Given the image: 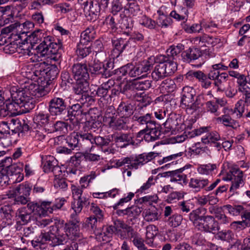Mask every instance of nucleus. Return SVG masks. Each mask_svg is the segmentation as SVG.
Returning <instances> with one entry per match:
<instances>
[{
    "label": "nucleus",
    "instance_id": "obj_12",
    "mask_svg": "<svg viewBox=\"0 0 250 250\" xmlns=\"http://www.w3.org/2000/svg\"><path fill=\"white\" fill-rule=\"evenodd\" d=\"M210 127H201L197 129H195L191 132H189L186 135L187 137L193 138L196 136L200 135L204 133L206 134L201 138V141L204 144L210 143L215 144L216 142L221 139L219 134L216 131H210Z\"/></svg>",
    "mask_w": 250,
    "mask_h": 250
},
{
    "label": "nucleus",
    "instance_id": "obj_36",
    "mask_svg": "<svg viewBox=\"0 0 250 250\" xmlns=\"http://www.w3.org/2000/svg\"><path fill=\"white\" fill-rule=\"evenodd\" d=\"M96 31L93 26L88 27L81 34L80 42L82 43H86L90 42L95 38Z\"/></svg>",
    "mask_w": 250,
    "mask_h": 250
},
{
    "label": "nucleus",
    "instance_id": "obj_14",
    "mask_svg": "<svg viewBox=\"0 0 250 250\" xmlns=\"http://www.w3.org/2000/svg\"><path fill=\"white\" fill-rule=\"evenodd\" d=\"M219 179H216L213 183L208 186L209 181L208 179L201 178H192L190 180L189 186L194 189L196 191H199L204 188L206 191L213 190L220 182Z\"/></svg>",
    "mask_w": 250,
    "mask_h": 250
},
{
    "label": "nucleus",
    "instance_id": "obj_46",
    "mask_svg": "<svg viewBox=\"0 0 250 250\" xmlns=\"http://www.w3.org/2000/svg\"><path fill=\"white\" fill-rule=\"evenodd\" d=\"M40 213L39 215H45L48 213H51L54 210L53 208L52 202L51 201H42L39 203Z\"/></svg>",
    "mask_w": 250,
    "mask_h": 250
},
{
    "label": "nucleus",
    "instance_id": "obj_24",
    "mask_svg": "<svg viewBox=\"0 0 250 250\" xmlns=\"http://www.w3.org/2000/svg\"><path fill=\"white\" fill-rule=\"evenodd\" d=\"M83 9L86 17H89V20L95 21L98 18L99 13L102 9L97 2L94 3L93 0H92L87 6L83 7Z\"/></svg>",
    "mask_w": 250,
    "mask_h": 250
},
{
    "label": "nucleus",
    "instance_id": "obj_37",
    "mask_svg": "<svg viewBox=\"0 0 250 250\" xmlns=\"http://www.w3.org/2000/svg\"><path fill=\"white\" fill-rule=\"evenodd\" d=\"M16 217L18 222L24 225L30 221L32 215L27 211V209L21 208L17 211Z\"/></svg>",
    "mask_w": 250,
    "mask_h": 250
},
{
    "label": "nucleus",
    "instance_id": "obj_41",
    "mask_svg": "<svg viewBox=\"0 0 250 250\" xmlns=\"http://www.w3.org/2000/svg\"><path fill=\"white\" fill-rule=\"evenodd\" d=\"M154 62V58L150 57L147 60H145L137 63L141 75L144 73L147 72L150 70V69L153 67Z\"/></svg>",
    "mask_w": 250,
    "mask_h": 250
},
{
    "label": "nucleus",
    "instance_id": "obj_20",
    "mask_svg": "<svg viewBox=\"0 0 250 250\" xmlns=\"http://www.w3.org/2000/svg\"><path fill=\"white\" fill-rule=\"evenodd\" d=\"M243 172L238 168H232L228 173L227 179L229 180H232V185L230 188V191H232L238 188L240 185L243 181Z\"/></svg>",
    "mask_w": 250,
    "mask_h": 250
},
{
    "label": "nucleus",
    "instance_id": "obj_16",
    "mask_svg": "<svg viewBox=\"0 0 250 250\" xmlns=\"http://www.w3.org/2000/svg\"><path fill=\"white\" fill-rule=\"evenodd\" d=\"M111 137L116 145L121 148L134 144L133 136L130 133L117 132L111 135Z\"/></svg>",
    "mask_w": 250,
    "mask_h": 250
},
{
    "label": "nucleus",
    "instance_id": "obj_32",
    "mask_svg": "<svg viewBox=\"0 0 250 250\" xmlns=\"http://www.w3.org/2000/svg\"><path fill=\"white\" fill-rule=\"evenodd\" d=\"M241 218L243 220L241 221H235L231 224L233 227L236 226L237 228L242 229L246 227H250V210L244 209L243 213L241 214Z\"/></svg>",
    "mask_w": 250,
    "mask_h": 250
},
{
    "label": "nucleus",
    "instance_id": "obj_13",
    "mask_svg": "<svg viewBox=\"0 0 250 250\" xmlns=\"http://www.w3.org/2000/svg\"><path fill=\"white\" fill-rule=\"evenodd\" d=\"M182 60L188 63H193L195 61L196 63L192 64L196 67H200L204 64V62L202 59L201 52L197 48H189L184 51L181 54Z\"/></svg>",
    "mask_w": 250,
    "mask_h": 250
},
{
    "label": "nucleus",
    "instance_id": "obj_28",
    "mask_svg": "<svg viewBox=\"0 0 250 250\" xmlns=\"http://www.w3.org/2000/svg\"><path fill=\"white\" fill-rule=\"evenodd\" d=\"M120 19L118 21L119 27L124 30L125 33L128 35L132 30L134 25V21L131 17L123 15L120 16Z\"/></svg>",
    "mask_w": 250,
    "mask_h": 250
},
{
    "label": "nucleus",
    "instance_id": "obj_4",
    "mask_svg": "<svg viewBox=\"0 0 250 250\" xmlns=\"http://www.w3.org/2000/svg\"><path fill=\"white\" fill-rule=\"evenodd\" d=\"M196 96L195 90L188 86L183 88L181 103L182 106L186 108V112L189 114H192L200 109L203 105L204 96L202 94Z\"/></svg>",
    "mask_w": 250,
    "mask_h": 250
},
{
    "label": "nucleus",
    "instance_id": "obj_55",
    "mask_svg": "<svg viewBox=\"0 0 250 250\" xmlns=\"http://www.w3.org/2000/svg\"><path fill=\"white\" fill-rule=\"evenodd\" d=\"M84 160L85 161V153L78 152L71 157L70 163L73 165L75 167H78L81 162Z\"/></svg>",
    "mask_w": 250,
    "mask_h": 250
},
{
    "label": "nucleus",
    "instance_id": "obj_27",
    "mask_svg": "<svg viewBox=\"0 0 250 250\" xmlns=\"http://www.w3.org/2000/svg\"><path fill=\"white\" fill-rule=\"evenodd\" d=\"M115 111L117 116L126 119H129V117L133 113L132 105L125 102H121Z\"/></svg>",
    "mask_w": 250,
    "mask_h": 250
},
{
    "label": "nucleus",
    "instance_id": "obj_62",
    "mask_svg": "<svg viewBox=\"0 0 250 250\" xmlns=\"http://www.w3.org/2000/svg\"><path fill=\"white\" fill-rule=\"evenodd\" d=\"M54 129L53 131H60L62 133H66L67 131L68 124L67 123L62 122L58 121L53 125Z\"/></svg>",
    "mask_w": 250,
    "mask_h": 250
},
{
    "label": "nucleus",
    "instance_id": "obj_1",
    "mask_svg": "<svg viewBox=\"0 0 250 250\" xmlns=\"http://www.w3.org/2000/svg\"><path fill=\"white\" fill-rule=\"evenodd\" d=\"M40 42V44L36 46L35 50L38 56L46 57L55 62H58L61 58L63 51L62 45L61 42H55L54 38L50 36H44L41 30H36L29 34L28 43L31 48Z\"/></svg>",
    "mask_w": 250,
    "mask_h": 250
},
{
    "label": "nucleus",
    "instance_id": "obj_51",
    "mask_svg": "<svg viewBox=\"0 0 250 250\" xmlns=\"http://www.w3.org/2000/svg\"><path fill=\"white\" fill-rule=\"evenodd\" d=\"M139 22L141 25L149 29H155L157 28L156 22L146 15L142 16Z\"/></svg>",
    "mask_w": 250,
    "mask_h": 250
},
{
    "label": "nucleus",
    "instance_id": "obj_34",
    "mask_svg": "<svg viewBox=\"0 0 250 250\" xmlns=\"http://www.w3.org/2000/svg\"><path fill=\"white\" fill-rule=\"evenodd\" d=\"M33 121L37 125L45 126L49 123L50 115L44 111L40 112L35 115Z\"/></svg>",
    "mask_w": 250,
    "mask_h": 250
},
{
    "label": "nucleus",
    "instance_id": "obj_52",
    "mask_svg": "<svg viewBox=\"0 0 250 250\" xmlns=\"http://www.w3.org/2000/svg\"><path fill=\"white\" fill-rule=\"evenodd\" d=\"M8 99H10V98L7 93L0 91V116H4V114L6 111H9L6 107Z\"/></svg>",
    "mask_w": 250,
    "mask_h": 250
},
{
    "label": "nucleus",
    "instance_id": "obj_47",
    "mask_svg": "<svg viewBox=\"0 0 250 250\" xmlns=\"http://www.w3.org/2000/svg\"><path fill=\"white\" fill-rule=\"evenodd\" d=\"M158 12L160 14L156 21L157 27L167 28L172 24V20L170 16H167L163 13L161 14L160 11H158Z\"/></svg>",
    "mask_w": 250,
    "mask_h": 250
},
{
    "label": "nucleus",
    "instance_id": "obj_31",
    "mask_svg": "<svg viewBox=\"0 0 250 250\" xmlns=\"http://www.w3.org/2000/svg\"><path fill=\"white\" fill-rule=\"evenodd\" d=\"M34 26V23L29 21H26L22 24H20L18 21H16L14 23L11 24L9 26L2 29V33H9L17 28H21V29L22 28H21V26H22L24 30L27 31L28 29L33 28Z\"/></svg>",
    "mask_w": 250,
    "mask_h": 250
},
{
    "label": "nucleus",
    "instance_id": "obj_8",
    "mask_svg": "<svg viewBox=\"0 0 250 250\" xmlns=\"http://www.w3.org/2000/svg\"><path fill=\"white\" fill-rule=\"evenodd\" d=\"M157 156V153L150 152L135 155L130 157H126L123 159L120 163V166L126 164H128L127 166L128 168L138 169L152 160Z\"/></svg>",
    "mask_w": 250,
    "mask_h": 250
},
{
    "label": "nucleus",
    "instance_id": "obj_56",
    "mask_svg": "<svg viewBox=\"0 0 250 250\" xmlns=\"http://www.w3.org/2000/svg\"><path fill=\"white\" fill-rule=\"evenodd\" d=\"M183 220V217L180 214H174L169 217L167 222L168 225L172 227H177L179 226Z\"/></svg>",
    "mask_w": 250,
    "mask_h": 250
},
{
    "label": "nucleus",
    "instance_id": "obj_19",
    "mask_svg": "<svg viewBox=\"0 0 250 250\" xmlns=\"http://www.w3.org/2000/svg\"><path fill=\"white\" fill-rule=\"evenodd\" d=\"M80 146L84 149L91 151L94 147V141L95 136L90 129L87 131L80 132Z\"/></svg>",
    "mask_w": 250,
    "mask_h": 250
},
{
    "label": "nucleus",
    "instance_id": "obj_48",
    "mask_svg": "<svg viewBox=\"0 0 250 250\" xmlns=\"http://www.w3.org/2000/svg\"><path fill=\"white\" fill-rule=\"evenodd\" d=\"M216 165L214 164L200 165L197 167L198 172L202 175H209L216 169Z\"/></svg>",
    "mask_w": 250,
    "mask_h": 250
},
{
    "label": "nucleus",
    "instance_id": "obj_43",
    "mask_svg": "<svg viewBox=\"0 0 250 250\" xmlns=\"http://www.w3.org/2000/svg\"><path fill=\"white\" fill-rule=\"evenodd\" d=\"M58 161L52 156L49 155L46 156L45 159L43 161V171L45 173L51 172L52 169L57 166Z\"/></svg>",
    "mask_w": 250,
    "mask_h": 250
},
{
    "label": "nucleus",
    "instance_id": "obj_22",
    "mask_svg": "<svg viewBox=\"0 0 250 250\" xmlns=\"http://www.w3.org/2000/svg\"><path fill=\"white\" fill-rule=\"evenodd\" d=\"M142 212V209L140 207L134 206L127 208L125 209H118L116 213L119 216L126 215L127 221L132 222L135 220Z\"/></svg>",
    "mask_w": 250,
    "mask_h": 250
},
{
    "label": "nucleus",
    "instance_id": "obj_58",
    "mask_svg": "<svg viewBox=\"0 0 250 250\" xmlns=\"http://www.w3.org/2000/svg\"><path fill=\"white\" fill-rule=\"evenodd\" d=\"M99 223L98 218L94 216H91L87 218L85 224L88 229L95 231L97 229L98 225Z\"/></svg>",
    "mask_w": 250,
    "mask_h": 250
},
{
    "label": "nucleus",
    "instance_id": "obj_5",
    "mask_svg": "<svg viewBox=\"0 0 250 250\" xmlns=\"http://www.w3.org/2000/svg\"><path fill=\"white\" fill-rule=\"evenodd\" d=\"M8 93H10L11 99L7 101L6 107L12 113L19 111V108L25 107L30 101L29 96L26 94L23 87L13 86Z\"/></svg>",
    "mask_w": 250,
    "mask_h": 250
},
{
    "label": "nucleus",
    "instance_id": "obj_9",
    "mask_svg": "<svg viewBox=\"0 0 250 250\" xmlns=\"http://www.w3.org/2000/svg\"><path fill=\"white\" fill-rule=\"evenodd\" d=\"M59 73V69L55 64H46L44 62L41 63L34 72L35 77H38L41 81H46V83L56 78Z\"/></svg>",
    "mask_w": 250,
    "mask_h": 250
},
{
    "label": "nucleus",
    "instance_id": "obj_11",
    "mask_svg": "<svg viewBox=\"0 0 250 250\" xmlns=\"http://www.w3.org/2000/svg\"><path fill=\"white\" fill-rule=\"evenodd\" d=\"M152 83L151 80L140 79L126 83L121 91L129 98H131L135 96L136 90H147L151 87Z\"/></svg>",
    "mask_w": 250,
    "mask_h": 250
},
{
    "label": "nucleus",
    "instance_id": "obj_10",
    "mask_svg": "<svg viewBox=\"0 0 250 250\" xmlns=\"http://www.w3.org/2000/svg\"><path fill=\"white\" fill-rule=\"evenodd\" d=\"M69 107L70 106L67 105L65 99L62 97H54L48 102V111L53 116H60L66 113L69 114Z\"/></svg>",
    "mask_w": 250,
    "mask_h": 250
},
{
    "label": "nucleus",
    "instance_id": "obj_2",
    "mask_svg": "<svg viewBox=\"0 0 250 250\" xmlns=\"http://www.w3.org/2000/svg\"><path fill=\"white\" fill-rule=\"evenodd\" d=\"M64 229L62 224L55 223L50 227L48 232H42L38 238L31 241L32 246L37 250H42L45 249L46 244L52 247L64 245L67 242V236L61 235Z\"/></svg>",
    "mask_w": 250,
    "mask_h": 250
},
{
    "label": "nucleus",
    "instance_id": "obj_39",
    "mask_svg": "<svg viewBox=\"0 0 250 250\" xmlns=\"http://www.w3.org/2000/svg\"><path fill=\"white\" fill-rule=\"evenodd\" d=\"M143 213L145 220L148 222L158 220L160 217V214L155 208L146 209Z\"/></svg>",
    "mask_w": 250,
    "mask_h": 250
},
{
    "label": "nucleus",
    "instance_id": "obj_33",
    "mask_svg": "<svg viewBox=\"0 0 250 250\" xmlns=\"http://www.w3.org/2000/svg\"><path fill=\"white\" fill-rule=\"evenodd\" d=\"M163 125L167 129L168 131L178 130L180 128L178 118L175 114H171L169 117L163 124Z\"/></svg>",
    "mask_w": 250,
    "mask_h": 250
},
{
    "label": "nucleus",
    "instance_id": "obj_50",
    "mask_svg": "<svg viewBox=\"0 0 250 250\" xmlns=\"http://www.w3.org/2000/svg\"><path fill=\"white\" fill-rule=\"evenodd\" d=\"M161 135L159 128L146 132L144 135V140L147 142H154L159 139Z\"/></svg>",
    "mask_w": 250,
    "mask_h": 250
},
{
    "label": "nucleus",
    "instance_id": "obj_23",
    "mask_svg": "<svg viewBox=\"0 0 250 250\" xmlns=\"http://www.w3.org/2000/svg\"><path fill=\"white\" fill-rule=\"evenodd\" d=\"M160 62L167 76L171 75L177 70V64L174 60L169 59L166 55H161L159 58Z\"/></svg>",
    "mask_w": 250,
    "mask_h": 250
},
{
    "label": "nucleus",
    "instance_id": "obj_53",
    "mask_svg": "<svg viewBox=\"0 0 250 250\" xmlns=\"http://www.w3.org/2000/svg\"><path fill=\"white\" fill-rule=\"evenodd\" d=\"M205 109L207 112L213 114L215 116H218L219 114L218 104H217L214 100L207 101L205 103Z\"/></svg>",
    "mask_w": 250,
    "mask_h": 250
},
{
    "label": "nucleus",
    "instance_id": "obj_61",
    "mask_svg": "<svg viewBox=\"0 0 250 250\" xmlns=\"http://www.w3.org/2000/svg\"><path fill=\"white\" fill-rule=\"evenodd\" d=\"M156 182L157 178L151 176L149 177L147 181L140 187L138 191L143 192L148 189L151 186L154 185Z\"/></svg>",
    "mask_w": 250,
    "mask_h": 250
},
{
    "label": "nucleus",
    "instance_id": "obj_63",
    "mask_svg": "<svg viewBox=\"0 0 250 250\" xmlns=\"http://www.w3.org/2000/svg\"><path fill=\"white\" fill-rule=\"evenodd\" d=\"M158 200V197L156 194L148 195L140 199L141 203L151 205L153 203H156Z\"/></svg>",
    "mask_w": 250,
    "mask_h": 250
},
{
    "label": "nucleus",
    "instance_id": "obj_18",
    "mask_svg": "<svg viewBox=\"0 0 250 250\" xmlns=\"http://www.w3.org/2000/svg\"><path fill=\"white\" fill-rule=\"evenodd\" d=\"M73 78L75 80H88L89 78L87 66L85 63H76L71 68Z\"/></svg>",
    "mask_w": 250,
    "mask_h": 250
},
{
    "label": "nucleus",
    "instance_id": "obj_64",
    "mask_svg": "<svg viewBox=\"0 0 250 250\" xmlns=\"http://www.w3.org/2000/svg\"><path fill=\"white\" fill-rule=\"evenodd\" d=\"M110 142V140L107 138H104L100 136H95L94 141V145L103 147L107 146Z\"/></svg>",
    "mask_w": 250,
    "mask_h": 250
},
{
    "label": "nucleus",
    "instance_id": "obj_54",
    "mask_svg": "<svg viewBox=\"0 0 250 250\" xmlns=\"http://www.w3.org/2000/svg\"><path fill=\"white\" fill-rule=\"evenodd\" d=\"M205 152V148L201 146V143L199 142L193 144L190 147L188 148L187 152L188 155L191 156L193 155H198L203 153Z\"/></svg>",
    "mask_w": 250,
    "mask_h": 250
},
{
    "label": "nucleus",
    "instance_id": "obj_29",
    "mask_svg": "<svg viewBox=\"0 0 250 250\" xmlns=\"http://www.w3.org/2000/svg\"><path fill=\"white\" fill-rule=\"evenodd\" d=\"M185 167H182L175 170L168 171L167 174L171 176L170 181L171 182H178L181 184H186L187 183V175L182 173Z\"/></svg>",
    "mask_w": 250,
    "mask_h": 250
},
{
    "label": "nucleus",
    "instance_id": "obj_44",
    "mask_svg": "<svg viewBox=\"0 0 250 250\" xmlns=\"http://www.w3.org/2000/svg\"><path fill=\"white\" fill-rule=\"evenodd\" d=\"M184 49V45L179 43L177 45H172L167 50V57L169 59L175 60V57Z\"/></svg>",
    "mask_w": 250,
    "mask_h": 250
},
{
    "label": "nucleus",
    "instance_id": "obj_17",
    "mask_svg": "<svg viewBox=\"0 0 250 250\" xmlns=\"http://www.w3.org/2000/svg\"><path fill=\"white\" fill-rule=\"evenodd\" d=\"M12 9L10 6L0 7V16L4 21L5 24L13 22L14 18H20L21 17L20 13L21 11H18L15 10L14 3L12 5Z\"/></svg>",
    "mask_w": 250,
    "mask_h": 250
},
{
    "label": "nucleus",
    "instance_id": "obj_49",
    "mask_svg": "<svg viewBox=\"0 0 250 250\" xmlns=\"http://www.w3.org/2000/svg\"><path fill=\"white\" fill-rule=\"evenodd\" d=\"M60 223L62 224V223ZM62 224L64 229L63 231L61 232V235L66 234L68 236V233H69L70 235L71 234L73 235H76L77 234V231L79 229V224L74 225V224H72V223L70 222H69L68 224H66L65 226L63 223H62ZM68 239V238L67 237V240Z\"/></svg>",
    "mask_w": 250,
    "mask_h": 250
},
{
    "label": "nucleus",
    "instance_id": "obj_38",
    "mask_svg": "<svg viewBox=\"0 0 250 250\" xmlns=\"http://www.w3.org/2000/svg\"><path fill=\"white\" fill-rule=\"evenodd\" d=\"M159 88L162 93H171L176 89V85L173 80L166 79L162 82Z\"/></svg>",
    "mask_w": 250,
    "mask_h": 250
},
{
    "label": "nucleus",
    "instance_id": "obj_60",
    "mask_svg": "<svg viewBox=\"0 0 250 250\" xmlns=\"http://www.w3.org/2000/svg\"><path fill=\"white\" fill-rule=\"evenodd\" d=\"M104 69L103 68V63L97 61L94 63L91 66L90 70L92 74L95 75H101L102 77H104Z\"/></svg>",
    "mask_w": 250,
    "mask_h": 250
},
{
    "label": "nucleus",
    "instance_id": "obj_35",
    "mask_svg": "<svg viewBox=\"0 0 250 250\" xmlns=\"http://www.w3.org/2000/svg\"><path fill=\"white\" fill-rule=\"evenodd\" d=\"M151 76L152 80L155 82L161 81L167 77L166 71L164 70L160 62L155 66Z\"/></svg>",
    "mask_w": 250,
    "mask_h": 250
},
{
    "label": "nucleus",
    "instance_id": "obj_42",
    "mask_svg": "<svg viewBox=\"0 0 250 250\" xmlns=\"http://www.w3.org/2000/svg\"><path fill=\"white\" fill-rule=\"evenodd\" d=\"M80 136V132H74L67 137L66 143L72 149L77 147H81Z\"/></svg>",
    "mask_w": 250,
    "mask_h": 250
},
{
    "label": "nucleus",
    "instance_id": "obj_6",
    "mask_svg": "<svg viewBox=\"0 0 250 250\" xmlns=\"http://www.w3.org/2000/svg\"><path fill=\"white\" fill-rule=\"evenodd\" d=\"M116 115L113 106H109L103 118L104 123L110 127L117 130H126L129 128V119L122 117Z\"/></svg>",
    "mask_w": 250,
    "mask_h": 250
},
{
    "label": "nucleus",
    "instance_id": "obj_7",
    "mask_svg": "<svg viewBox=\"0 0 250 250\" xmlns=\"http://www.w3.org/2000/svg\"><path fill=\"white\" fill-rule=\"evenodd\" d=\"M11 161V158L2 160L0 163V167H3V172L6 173L12 183L20 182L23 179L22 173L23 164L19 163L9 165Z\"/></svg>",
    "mask_w": 250,
    "mask_h": 250
},
{
    "label": "nucleus",
    "instance_id": "obj_25",
    "mask_svg": "<svg viewBox=\"0 0 250 250\" xmlns=\"http://www.w3.org/2000/svg\"><path fill=\"white\" fill-rule=\"evenodd\" d=\"M12 207L3 206L0 208V214L1 217V227L4 228L12 224Z\"/></svg>",
    "mask_w": 250,
    "mask_h": 250
},
{
    "label": "nucleus",
    "instance_id": "obj_15",
    "mask_svg": "<svg viewBox=\"0 0 250 250\" xmlns=\"http://www.w3.org/2000/svg\"><path fill=\"white\" fill-rule=\"evenodd\" d=\"M75 81L76 83L73 87V90L76 94L81 95L79 99L81 104H84L86 102L92 100V97L86 93L89 86L88 80Z\"/></svg>",
    "mask_w": 250,
    "mask_h": 250
},
{
    "label": "nucleus",
    "instance_id": "obj_21",
    "mask_svg": "<svg viewBox=\"0 0 250 250\" xmlns=\"http://www.w3.org/2000/svg\"><path fill=\"white\" fill-rule=\"evenodd\" d=\"M244 97L245 104H243L242 100L239 101L235 104V107L233 110V113L236 114L237 118H241L243 113H245L246 106L248 107L249 104H250V88L241 91Z\"/></svg>",
    "mask_w": 250,
    "mask_h": 250
},
{
    "label": "nucleus",
    "instance_id": "obj_45",
    "mask_svg": "<svg viewBox=\"0 0 250 250\" xmlns=\"http://www.w3.org/2000/svg\"><path fill=\"white\" fill-rule=\"evenodd\" d=\"M217 121L226 126L231 127L233 128H236L239 126L238 122L233 120L228 115H224L217 118Z\"/></svg>",
    "mask_w": 250,
    "mask_h": 250
},
{
    "label": "nucleus",
    "instance_id": "obj_26",
    "mask_svg": "<svg viewBox=\"0 0 250 250\" xmlns=\"http://www.w3.org/2000/svg\"><path fill=\"white\" fill-rule=\"evenodd\" d=\"M114 47L113 54L114 57H118L129 44V41L123 38L112 40Z\"/></svg>",
    "mask_w": 250,
    "mask_h": 250
},
{
    "label": "nucleus",
    "instance_id": "obj_30",
    "mask_svg": "<svg viewBox=\"0 0 250 250\" xmlns=\"http://www.w3.org/2000/svg\"><path fill=\"white\" fill-rule=\"evenodd\" d=\"M114 80L109 79L101 84L96 90L95 95L101 98H105L108 95L109 90L114 85Z\"/></svg>",
    "mask_w": 250,
    "mask_h": 250
},
{
    "label": "nucleus",
    "instance_id": "obj_59",
    "mask_svg": "<svg viewBox=\"0 0 250 250\" xmlns=\"http://www.w3.org/2000/svg\"><path fill=\"white\" fill-rule=\"evenodd\" d=\"M116 232V229L112 225L106 226L103 228V231L100 233L103 240L108 241L107 238H109L111 237L113 233Z\"/></svg>",
    "mask_w": 250,
    "mask_h": 250
},
{
    "label": "nucleus",
    "instance_id": "obj_57",
    "mask_svg": "<svg viewBox=\"0 0 250 250\" xmlns=\"http://www.w3.org/2000/svg\"><path fill=\"white\" fill-rule=\"evenodd\" d=\"M226 208L229 213L234 216L242 214L245 209V208L241 205H234L232 206L230 205H227L226 206Z\"/></svg>",
    "mask_w": 250,
    "mask_h": 250
},
{
    "label": "nucleus",
    "instance_id": "obj_3",
    "mask_svg": "<svg viewBox=\"0 0 250 250\" xmlns=\"http://www.w3.org/2000/svg\"><path fill=\"white\" fill-rule=\"evenodd\" d=\"M207 209L199 208L192 210L189 214V220L198 230L216 233L220 229L219 224L211 215H205Z\"/></svg>",
    "mask_w": 250,
    "mask_h": 250
},
{
    "label": "nucleus",
    "instance_id": "obj_40",
    "mask_svg": "<svg viewBox=\"0 0 250 250\" xmlns=\"http://www.w3.org/2000/svg\"><path fill=\"white\" fill-rule=\"evenodd\" d=\"M31 188L28 184H20L12 190V196L15 195H25L28 196L30 194Z\"/></svg>",
    "mask_w": 250,
    "mask_h": 250
}]
</instances>
